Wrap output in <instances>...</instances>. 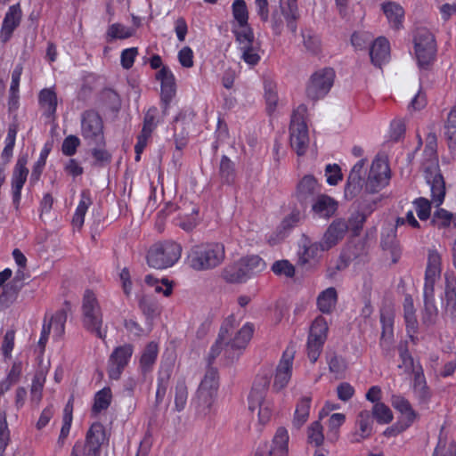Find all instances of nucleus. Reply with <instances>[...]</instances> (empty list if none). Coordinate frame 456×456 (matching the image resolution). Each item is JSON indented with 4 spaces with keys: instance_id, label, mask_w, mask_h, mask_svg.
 Returning <instances> with one entry per match:
<instances>
[{
    "instance_id": "1",
    "label": "nucleus",
    "mask_w": 456,
    "mask_h": 456,
    "mask_svg": "<svg viewBox=\"0 0 456 456\" xmlns=\"http://www.w3.org/2000/svg\"><path fill=\"white\" fill-rule=\"evenodd\" d=\"M219 389V374L216 368L209 366L201 380L192 403L196 415L205 418L215 412V403Z\"/></svg>"
},
{
    "instance_id": "2",
    "label": "nucleus",
    "mask_w": 456,
    "mask_h": 456,
    "mask_svg": "<svg viewBox=\"0 0 456 456\" xmlns=\"http://www.w3.org/2000/svg\"><path fill=\"white\" fill-rule=\"evenodd\" d=\"M81 322L83 328L91 334L105 341L107 327H103V313L96 294L86 289L81 304Z\"/></svg>"
},
{
    "instance_id": "3",
    "label": "nucleus",
    "mask_w": 456,
    "mask_h": 456,
    "mask_svg": "<svg viewBox=\"0 0 456 456\" xmlns=\"http://www.w3.org/2000/svg\"><path fill=\"white\" fill-rule=\"evenodd\" d=\"M225 257L224 246L219 242L193 246L188 254V264L196 271L210 270L218 266Z\"/></svg>"
},
{
    "instance_id": "4",
    "label": "nucleus",
    "mask_w": 456,
    "mask_h": 456,
    "mask_svg": "<svg viewBox=\"0 0 456 456\" xmlns=\"http://www.w3.org/2000/svg\"><path fill=\"white\" fill-rule=\"evenodd\" d=\"M266 268L265 261L257 255H249L240 259L237 265L226 266L222 278L229 283H243L259 274Z\"/></svg>"
},
{
    "instance_id": "5",
    "label": "nucleus",
    "mask_w": 456,
    "mask_h": 456,
    "mask_svg": "<svg viewBox=\"0 0 456 456\" xmlns=\"http://www.w3.org/2000/svg\"><path fill=\"white\" fill-rule=\"evenodd\" d=\"M270 385L268 373H258L249 392L248 402L251 411L258 409V420L261 424L268 423L273 415V403L265 400Z\"/></svg>"
},
{
    "instance_id": "6",
    "label": "nucleus",
    "mask_w": 456,
    "mask_h": 456,
    "mask_svg": "<svg viewBox=\"0 0 456 456\" xmlns=\"http://www.w3.org/2000/svg\"><path fill=\"white\" fill-rule=\"evenodd\" d=\"M182 247L173 240H164L153 244L148 250L146 261L150 267L163 270L172 267L180 259Z\"/></svg>"
},
{
    "instance_id": "7",
    "label": "nucleus",
    "mask_w": 456,
    "mask_h": 456,
    "mask_svg": "<svg viewBox=\"0 0 456 456\" xmlns=\"http://www.w3.org/2000/svg\"><path fill=\"white\" fill-rule=\"evenodd\" d=\"M307 107L300 104L291 115L289 125V142L298 156H304L309 146V133L306 124Z\"/></svg>"
},
{
    "instance_id": "8",
    "label": "nucleus",
    "mask_w": 456,
    "mask_h": 456,
    "mask_svg": "<svg viewBox=\"0 0 456 456\" xmlns=\"http://www.w3.org/2000/svg\"><path fill=\"white\" fill-rule=\"evenodd\" d=\"M391 177L392 172L387 157L378 154L371 163L364 191L369 194L379 193L389 185Z\"/></svg>"
},
{
    "instance_id": "9",
    "label": "nucleus",
    "mask_w": 456,
    "mask_h": 456,
    "mask_svg": "<svg viewBox=\"0 0 456 456\" xmlns=\"http://www.w3.org/2000/svg\"><path fill=\"white\" fill-rule=\"evenodd\" d=\"M80 134L88 144L105 146L104 123L97 110H86L81 113Z\"/></svg>"
},
{
    "instance_id": "10",
    "label": "nucleus",
    "mask_w": 456,
    "mask_h": 456,
    "mask_svg": "<svg viewBox=\"0 0 456 456\" xmlns=\"http://www.w3.org/2000/svg\"><path fill=\"white\" fill-rule=\"evenodd\" d=\"M414 53L418 65L428 69L436 58L437 45L435 36L427 28H419L413 37Z\"/></svg>"
},
{
    "instance_id": "11",
    "label": "nucleus",
    "mask_w": 456,
    "mask_h": 456,
    "mask_svg": "<svg viewBox=\"0 0 456 456\" xmlns=\"http://www.w3.org/2000/svg\"><path fill=\"white\" fill-rule=\"evenodd\" d=\"M328 323L324 317L318 316L313 322L307 338V355L312 363H314L321 355L328 336Z\"/></svg>"
},
{
    "instance_id": "12",
    "label": "nucleus",
    "mask_w": 456,
    "mask_h": 456,
    "mask_svg": "<svg viewBox=\"0 0 456 456\" xmlns=\"http://www.w3.org/2000/svg\"><path fill=\"white\" fill-rule=\"evenodd\" d=\"M335 78V71L331 68H324L314 72L307 84L306 95L312 101H318L328 94Z\"/></svg>"
},
{
    "instance_id": "13",
    "label": "nucleus",
    "mask_w": 456,
    "mask_h": 456,
    "mask_svg": "<svg viewBox=\"0 0 456 456\" xmlns=\"http://www.w3.org/2000/svg\"><path fill=\"white\" fill-rule=\"evenodd\" d=\"M134 351V346L126 343L116 346L108 359L107 373L110 379L118 380L125 369L129 364Z\"/></svg>"
},
{
    "instance_id": "14",
    "label": "nucleus",
    "mask_w": 456,
    "mask_h": 456,
    "mask_svg": "<svg viewBox=\"0 0 456 456\" xmlns=\"http://www.w3.org/2000/svg\"><path fill=\"white\" fill-rule=\"evenodd\" d=\"M235 41L238 44V49L240 52V59L248 66L257 65L261 60L259 54V45L255 43V35L253 28H248L245 32H236L232 28Z\"/></svg>"
},
{
    "instance_id": "15",
    "label": "nucleus",
    "mask_w": 456,
    "mask_h": 456,
    "mask_svg": "<svg viewBox=\"0 0 456 456\" xmlns=\"http://www.w3.org/2000/svg\"><path fill=\"white\" fill-rule=\"evenodd\" d=\"M28 155H20L13 167L11 176L12 201L14 208L19 210L21 201V191L28 180L29 170L27 167Z\"/></svg>"
},
{
    "instance_id": "16",
    "label": "nucleus",
    "mask_w": 456,
    "mask_h": 456,
    "mask_svg": "<svg viewBox=\"0 0 456 456\" xmlns=\"http://www.w3.org/2000/svg\"><path fill=\"white\" fill-rule=\"evenodd\" d=\"M295 357V349L293 346H288L276 366L273 390L276 393L284 389L292 377L293 362Z\"/></svg>"
},
{
    "instance_id": "17",
    "label": "nucleus",
    "mask_w": 456,
    "mask_h": 456,
    "mask_svg": "<svg viewBox=\"0 0 456 456\" xmlns=\"http://www.w3.org/2000/svg\"><path fill=\"white\" fill-rule=\"evenodd\" d=\"M158 115L159 110L155 106L151 107L144 114L142 128L141 133L136 137V143L134 145L135 161H139L141 159V155L145 150L149 139L151 137L152 133L158 127Z\"/></svg>"
},
{
    "instance_id": "18",
    "label": "nucleus",
    "mask_w": 456,
    "mask_h": 456,
    "mask_svg": "<svg viewBox=\"0 0 456 456\" xmlns=\"http://www.w3.org/2000/svg\"><path fill=\"white\" fill-rule=\"evenodd\" d=\"M254 333V325L250 322L245 323L236 333L234 338L225 344L224 348L225 357L233 362L242 354Z\"/></svg>"
},
{
    "instance_id": "19",
    "label": "nucleus",
    "mask_w": 456,
    "mask_h": 456,
    "mask_svg": "<svg viewBox=\"0 0 456 456\" xmlns=\"http://www.w3.org/2000/svg\"><path fill=\"white\" fill-rule=\"evenodd\" d=\"M155 77L160 82V99L165 113L176 93L175 77L167 66L162 67L156 73Z\"/></svg>"
},
{
    "instance_id": "20",
    "label": "nucleus",
    "mask_w": 456,
    "mask_h": 456,
    "mask_svg": "<svg viewBox=\"0 0 456 456\" xmlns=\"http://www.w3.org/2000/svg\"><path fill=\"white\" fill-rule=\"evenodd\" d=\"M322 191V185L312 175H304L297 184L295 197L302 207H306Z\"/></svg>"
},
{
    "instance_id": "21",
    "label": "nucleus",
    "mask_w": 456,
    "mask_h": 456,
    "mask_svg": "<svg viewBox=\"0 0 456 456\" xmlns=\"http://www.w3.org/2000/svg\"><path fill=\"white\" fill-rule=\"evenodd\" d=\"M22 19V11L20 4L11 5L2 22L0 29V41L5 44L10 41L13 32L20 26Z\"/></svg>"
},
{
    "instance_id": "22",
    "label": "nucleus",
    "mask_w": 456,
    "mask_h": 456,
    "mask_svg": "<svg viewBox=\"0 0 456 456\" xmlns=\"http://www.w3.org/2000/svg\"><path fill=\"white\" fill-rule=\"evenodd\" d=\"M452 264L456 269V240L452 247ZM444 311L452 319H456V276L445 274Z\"/></svg>"
},
{
    "instance_id": "23",
    "label": "nucleus",
    "mask_w": 456,
    "mask_h": 456,
    "mask_svg": "<svg viewBox=\"0 0 456 456\" xmlns=\"http://www.w3.org/2000/svg\"><path fill=\"white\" fill-rule=\"evenodd\" d=\"M38 105L45 118L49 121L57 118L58 96L54 86L39 91Z\"/></svg>"
},
{
    "instance_id": "24",
    "label": "nucleus",
    "mask_w": 456,
    "mask_h": 456,
    "mask_svg": "<svg viewBox=\"0 0 456 456\" xmlns=\"http://www.w3.org/2000/svg\"><path fill=\"white\" fill-rule=\"evenodd\" d=\"M88 447V456H101L102 445L108 442L106 430L101 422L93 423L86 436Z\"/></svg>"
},
{
    "instance_id": "25",
    "label": "nucleus",
    "mask_w": 456,
    "mask_h": 456,
    "mask_svg": "<svg viewBox=\"0 0 456 456\" xmlns=\"http://www.w3.org/2000/svg\"><path fill=\"white\" fill-rule=\"evenodd\" d=\"M423 301L424 307L421 311V321L428 327L435 325L439 314L435 298V287L423 286Z\"/></svg>"
},
{
    "instance_id": "26",
    "label": "nucleus",
    "mask_w": 456,
    "mask_h": 456,
    "mask_svg": "<svg viewBox=\"0 0 456 456\" xmlns=\"http://www.w3.org/2000/svg\"><path fill=\"white\" fill-rule=\"evenodd\" d=\"M338 208V201L327 194L320 193L311 202V211L319 218L330 219L335 215Z\"/></svg>"
},
{
    "instance_id": "27",
    "label": "nucleus",
    "mask_w": 456,
    "mask_h": 456,
    "mask_svg": "<svg viewBox=\"0 0 456 456\" xmlns=\"http://www.w3.org/2000/svg\"><path fill=\"white\" fill-rule=\"evenodd\" d=\"M369 54L371 63L381 67L390 59V43L385 37H379L370 45Z\"/></svg>"
},
{
    "instance_id": "28",
    "label": "nucleus",
    "mask_w": 456,
    "mask_h": 456,
    "mask_svg": "<svg viewBox=\"0 0 456 456\" xmlns=\"http://www.w3.org/2000/svg\"><path fill=\"white\" fill-rule=\"evenodd\" d=\"M356 430L352 435L353 443H361L371 436L373 432V419L369 410H362L356 416Z\"/></svg>"
},
{
    "instance_id": "29",
    "label": "nucleus",
    "mask_w": 456,
    "mask_h": 456,
    "mask_svg": "<svg viewBox=\"0 0 456 456\" xmlns=\"http://www.w3.org/2000/svg\"><path fill=\"white\" fill-rule=\"evenodd\" d=\"M441 256L436 249H429L425 271L424 286L435 287L441 275Z\"/></svg>"
},
{
    "instance_id": "30",
    "label": "nucleus",
    "mask_w": 456,
    "mask_h": 456,
    "mask_svg": "<svg viewBox=\"0 0 456 456\" xmlns=\"http://www.w3.org/2000/svg\"><path fill=\"white\" fill-rule=\"evenodd\" d=\"M412 390L419 403H428L431 398V391L428 386L423 368L420 364L417 365L416 370L412 372Z\"/></svg>"
},
{
    "instance_id": "31",
    "label": "nucleus",
    "mask_w": 456,
    "mask_h": 456,
    "mask_svg": "<svg viewBox=\"0 0 456 456\" xmlns=\"http://www.w3.org/2000/svg\"><path fill=\"white\" fill-rule=\"evenodd\" d=\"M232 13L236 23L232 28L236 32H245L248 28H252L248 23L249 13L245 0H234L232 4Z\"/></svg>"
},
{
    "instance_id": "32",
    "label": "nucleus",
    "mask_w": 456,
    "mask_h": 456,
    "mask_svg": "<svg viewBox=\"0 0 456 456\" xmlns=\"http://www.w3.org/2000/svg\"><path fill=\"white\" fill-rule=\"evenodd\" d=\"M159 355V345L151 341L142 349L139 359V370L142 375L152 371Z\"/></svg>"
},
{
    "instance_id": "33",
    "label": "nucleus",
    "mask_w": 456,
    "mask_h": 456,
    "mask_svg": "<svg viewBox=\"0 0 456 456\" xmlns=\"http://www.w3.org/2000/svg\"><path fill=\"white\" fill-rule=\"evenodd\" d=\"M280 8L288 28L292 33H296L297 29V20L300 18L297 0H280Z\"/></svg>"
},
{
    "instance_id": "34",
    "label": "nucleus",
    "mask_w": 456,
    "mask_h": 456,
    "mask_svg": "<svg viewBox=\"0 0 456 456\" xmlns=\"http://www.w3.org/2000/svg\"><path fill=\"white\" fill-rule=\"evenodd\" d=\"M328 250L323 242H312L311 240L305 237L302 241V247L298 251V261L300 264L305 265L310 260L316 258L321 252Z\"/></svg>"
},
{
    "instance_id": "35",
    "label": "nucleus",
    "mask_w": 456,
    "mask_h": 456,
    "mask_svg": "<svg viewBox=\"0 0 456 456\" xmlns=\"http://www.w3.org/2000/svg\"><path fill=\"white\" fill-rule=\"evenodd\" d=\"M289 433L284 427L277 428L273 438V444L268 452L269 456H288Z\"/></svg>"
},
{
    "instance_id": "36",
    "label": "nucleus",
    "mask_w": 456,
    "mask_h": 456,
    "mask_svg": "<svg viewBox=\"0 0 456 456\" xmlns=\"http://www.w3.org/2000/svg\"><path fill=\"white\" fill-rule=\"evenodd\" d=\"M382 11L393 28L400 29L403 27L404 10L399 4L395 2L384 3Z\"/></svg>"
},
{
    "instance_id": "37",
    "label": "nucleus",
    "mask_w": 456,
    "mask_h": 456,
    "mask_svg": "<svg viewBox=\"0 0 456 456\" xmlns=\"http://www.w3.org/2000/svg\"><path fill=\"white\" fill-rule=\"evenodd\" d=\"M347 226L342 221H334L328 227L323 236V244L328 250L343 239Z\"/></svg>"
},
{
    "instance_id": "38",
    "label": "nucleus",
    "mask_w": 456,
    "mask_h": 456,
    "mask_svg": "<svg viewBox=\"0 0 456 456\" xmlns=\"http://www.w3.org/2000/svg\"><path fill=\"white\" fill-rule=\"evenodd\" d=\"M92 204L93 200L90 191L83 190L80 193V200L72 217V224L75 227L80 229L84 225L86 214Z\"/></svg>"
},
{
    "instance_id": "39",
    "label": "nucleus",
    "mask_w": 456,
    "mask_h": 456,
    "mask_svg": "<svg viewBox=\"0 0 456 456\" xmlns=\"http://www.w3.org/2000/svg\"><path fill=\"white\" fill-rule=\"evenodd\" d=\"M338 302L335 288L330 287L322 291L317 297V307L322 314H330Z\"/></svg>"
},
{
    "instance_id": "40",
    "label": "nucleus",
    "mask_w": 456,
    "mask_h": 456,
    "mask_svg": "<svg viewBox=\"0 0 456 456\" xmlns=\"http://www.w3.org/2000/svg\"><path fill=\"white\" fill-rule=\"evenodd\" d=\"M311 402V396H303L297 403L292 421L294 427L299 428L307 421L310 413Z\"/></svg>"
},
{
    "instance_id": "41",
    "label": "nucleus",
    "mask_w": 456,
    "mask_h": 456,
    "mask_svg": "<svg viewBox=\"0 0 456 456\" xmlns=\"http://www.w3.org/2000/svg\"><path fill=\"white\" fill-rule=\"evenodd\" d=\"M218 175L224 184L231 185L235 182V164L226 155H223L220 159Z\"/></svg>"
},
{
    "instance_id": "42",
    "label": "nucleus",
    "mask_w": 456,
    "mask_h": 456,
    "mask_svg": "<svg viewBox=\"0 0 456 456\" xmlns=\"http://www.w3.org/2000/svg\"><path fill=\"white\" fill-rule=\"evenodd\" d=\"M444 129L448 147L452 151L456 152V105L452 107L448 112Z\"/></svg>"
},
{
    "instance_id": "43",
    "label": "nucleus",
    "mask_w": 456,
    "mask_h": 456,
    "mask_svg": "<svg viewBox=\"0 0 456 456\" xmlns=\"http://www.w3.org/2000/svg\"><path fill=\"white\" fill-rule=\"evenodd\" d=\"M430 185L432 201L437 206L444 202L445 196V183L443 175L436 173L432 179H428Z\"/></svg>"
},
{
    "instance_id": "44",
    "label": "nucleus",
    "mask_w": 456,
    "mask_h": 456,
    "mask_svg": "<svg viewBox=\"0 0 456 456\" xmlns=\"http://www.w3.org/2000/svg\"><path fill=\"white\" fill-rule=\"evenodd\" d=\"M112 401V392L110 387H104L94 395L92 412L99 414L107 410Z\"/></svg>"
},
{
    "instance_id": "45",
    "label": "nucleus",
    "mask_w": 456,
    "mask_h": 456,
    "mask_svg": "<svg viewBox=\"0 0 456 456\" xmlns=\"http://www.w3.org/2000/svg\"><path fill=\"white\" fill-rule=\"evenodd\" d=\"M301 219V213L298 209H293L288 216H286L281 222L277 228V238L283 240L289 232L297 225Z\"/></svg>"
},
{
    "instance_id": "46",
    "label": "nucleus",
    "mask_w": 456,
    "mask_h": 456,
    "mask_svg": "<svg viewBox=\"0 0 456 456\" xmlns=\"http://www.w3.org/2000/svg\"><path fill=\"white\" fill-rule=\"evenodd\" d=\"M50 151L51 147H49L47 144H45L44 148L41 150L39 157L33 165L32 171L30 174L29 183L31 186L36 185L40 180Z\"/></svg>"
},
{
    "instance_id": "47",
    "label": "nucleus",
    "mask_w": 456,
    "mask_h": 456,
    "mask_svg": "<svg viewBox=\"0 0 456 456\" xmlns=\"http://www.w3.org/2000/svg\"><path fill=\"white\" fill-rule=\"evenodd\" d=\"M22 274L23 272L19 270L16 273L14 279L5 285L2 294L0 295V301H8L10 303H13L17 299L18 294L22 287V285L19 283Z\"/></svg>"
},
{
    "instance_id": "48",
    "label": "nucleus",
    "mask_w": 456,
    "mask_h": 456,
    "mask_svg": "<svg viewBox=\"0 0 456 456\" xmlns=\"http://www.w3.org/2000/svg\"><path fill=\"white\" fill-rule=\"evenodd\" d=\"M234 322V316L232 314L227 317L224 325L221 327L220 333L218 335V338L216 343L211 346L209 354H208V363L211 365L214 360L220 354L223 349V340L224 339V332H228L227 326L232 327V322Z\"/></svg>"
},
{
    "instance_id": "49",
    "label": "nucleus",
    "mask_w": 456,
    "mask_h": 456,
    "mask_svg": "<svg viewBox=\"0 0 456 456\" xmlns=\"http://www.w3.org/2000/svg\"><path fill=\"white\" fill-rule=\"evenodd\" d=\"M134 28L126 27L121 23H113L109 26L106 37L107 41L110 42L115 39H126L134 35Z\"/></svg>"
},
{
    "instance_id": "50",
    "label": "nucleus",
    "mask_w": 456,
    "mask_h": 456,
    "mask_svg": "<svg viewBox=\"0 0 456 456\" xmlns=\"http://www.w3.org/2000/svg\"><path fill=\"white\" fill-rule=\"evenodd\" d=\"M188 388L184 379L176 381L175 387V410L178 412L184 410L187 404Z\"/></svg>"
},
{
    "instance_id": "51",
    "label": "nucleus",
    "mask_w": 456,
    "mask_h": 456,
    "mask_svg": "<svg viewBox=\"0 0 456 456\" xmlns=\"http://www.w3.org/2000/svg\"><path fill=\"white\" fill-rule=\"evenodd\" d=\"M398 352L402 362L399 368H404L405 372H413L416 370L417 366H415L413 357L409 351L407 341L399 344Z\"/></svg>"
},
{
    "instance_id": "52",
    "label": "nucleus",
    "mask_w": 456,
    "mask_h": 456,
    "mask_svg": "<svg viewBox=\"0 0 456 456\" xmlns=\"http://www.w3.org/2000/svg\"><path fill=\"white\" fill-rule=\"evenodd\" d=\"M371 416L379 424H388L393 420V412L384 403H375L372 407Z\"/></svg>"
},
{
    "instance_id": "53",
    "label": "nucleus",
    "mask_w": 456,
    "mask_h": 456,
    "mask_svg": "<svg viewBox=\"0 0 456 456\" xmlns=\"http://www.w3.org/2000/svg\"><path fill=\"white\" fill-rule=\"evenodd\" d=\"M377 203L378 200H368L363 196L361 197L359 201L360 210L355 215V219L361 227L365 223L367 217L374 211Z\"/></svg>"
},
{
    "instance_id": "54",
    "label": "nucleus",
    "mask_w": 456,
    "mask_h": 456,
    "mask_svg": "<svg viewBox=\"0 0 456 456\" xmlns=\"http://www.w3.org/2000/svg\"><path fill=\"white\" fill-rule=\"evenodd\" d=\"M362 177L349 175L345 186V197L346 200H353L362 190Z\"/></svg>"
},
{
    "instance_id": "55",
    "label": "nucleus",
    "mask_w": 456,
    "mask_h": 456,
    "mask_svg": "<svg viewBox=\"0 0 456 456\" xmlns=\"http://www.w3.org/2000/svg\"><path fill=\"white\" fill-rule=\"evenodd\" d=\"M272 272L277 276L293 278L296 273L295 266L287 259L275 261L271 266Z\"/></svg>"
},
{
    "instance_id": "56",
    "label": "nucleus",
    "mask_w": 456,
    "mask_h": 456,
    "mask_svg": "<svg viewBox=\"0 0 456 456\" xmlns=\"http://www.w3.org/2000/svg\"><path fill=\"white\" fill-rule=\"evenodd\" d=\"M372 42V35L368 31H354L351 36V44L355 51L366 50Z\"/></svg>"
},
{
    "instance_id": "57",
    "label": "nucleus",
    "mask_w": 456,
    "mask_h": 456,
    "mask_svg": "<svg viewBox=\"0 0 456 456\" xmlns=\"http://www.w3.org/2000/svg\"><path fill=\"white\" fill-rule=\"evenodd\" d=\"M66 322L67 313L65 310L61 309L52 315L49 323L46 325L50 326L51 330L53 329V331L60 336L64 333Z\"/></svg>"
},
{
    "instance_id": "58",
    "label": "nucleus",
    "mask_w": 456,
    "mask_h": 456,
    "mask_svg": "<svg viewBox=\"0 0 456 456\" xmlns=\"http://www.w3.org/2000/svg\"><path fill=\"white\" fill-rule=\"evenodd\" d=\"M308 443L320 446L324 440L322 426L320 421L313 422L307 428Z\"/></svg>"
},
{
    "instance_id": "59",
    "label": "nucleus",
    "mask_w": 456,
    "mask_h": 456,
    "mask_svg": "<svg viewBox=\"0 0 456 456\" xmlns=\"http://www.w3.org/2000/svg\"><path fill=\"white\" fill-rule=\"evenodd\" d=\"M303 43L305 49L313 54H318L321 52V40L318 36L311 30L302 33Z\"/></svg>"
},
{
    "instance_id": "60",
    "label": "nucleus",
    "mask_w": 456,
    "mask_h": 456,
    "mask_svg": "<svg viewBox=\"0 0 456 456\" xmlns=\"http://www.w3.org/2000/svg\"><path fill=\"white\" fill-rule=\"evenodd\" d=\"M404 322L406 327L407 335L411 342L414 345L418 342L417 333L419 330V322L415 314H404Z\"/></svg>"
},
{
    "instance_id": "61",
    "label": "nucleus",
    "mask_w": 456,
    "mask_h": 456,
    "mask_svg": "<svg viewBox=\"0 0 456 456\" xmlns=\"http://www.w3.org/2000/svg\"><path fill=\"white\" fill-rule=\"evenodd\" d=\"M453 216L444 208H438L434 213L432 223L438 229L447 228L451 225Z\"/></svg>"
},
{
    "instance_id": "62",
    "label": "nucleus",
    "mask_w": 456,
    "mask_h": 456,
    "mask_svg": "<svg viewBox=\"0 0 456 456\" xmlns=\"http://www.w3.org/2000/svg\"><path fill=\"white\" fill-rule=\"evenodd\" d=\"M432 456H456V443L440 437Z\"/></svg>"
},
{
    "instance_id": "63",
    "label": "nucleus",
    "mask_w": 456,
    "mask_h": 456,
    "mask_svg": "<svg viewBox=\"0 0 456 456\" xmlns=\"http://www.w3.org/2000/svg\"><path fill=\"white\" fill-rule=\"evenodd\" d=\"M418 217L421 221L428 220L430 217L431 203L425 198H418L413 201Z\"/></svg>"
},
{
    "instance_id": "64",
    "label": "nucleus",
    "mask_w": 456,
    "mask_h": 456,
    "mask_svg": "<svg viewBox=\"0 0 456 456\" xmlns=\"http://www.w3.org/2000/svg\"><path fill=\"white\" fill-rule=\"evenodd\" d=\"M325 176L329 185H337L343 179L340 167L338 164H328L325 167Z\"/></svg>"
}]
</instances>
